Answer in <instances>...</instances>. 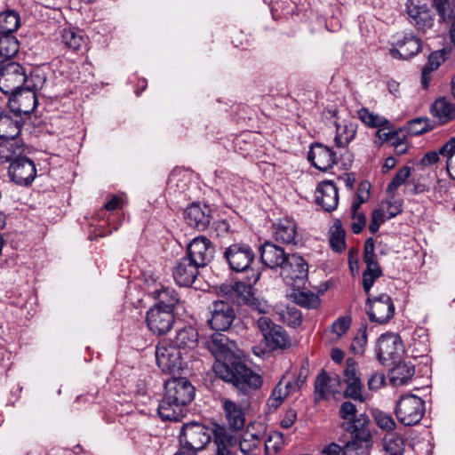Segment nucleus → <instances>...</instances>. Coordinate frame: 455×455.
I'll use <instances>...</instances> for the list:
<instances>
[{
    "label": "nucleus",
    "instance_id": "obj_42",
    "mask_svg": "<svg viewBox=\"0 0 455 455\" xmlns=\"http://www.w3.org/2000/svg\"><path fill=\"white\" fill-rule=\"evenodd\" d=\"M435 127V122L428 117H417L407 123V131L413 136L428 132L434 130Z\"/></svg>",
    "mask_w": 455,
    "mask_h": 455
},
{
    "label": "nucleus",
    "instance_id": "obj_48",
    "mask_svg": "<svg viewBox=\"0 0 455 455\" xmlns=\"http://www.w3.org/2000/svg\"><path fill=\"white\" fill-rule=\"evenodd\" d=\"M367 343L366 326L359 329L358 333L353 339L350 350L355 355H362Z\"/></svg>",
    "mask_w": 455,
    "mask_h": 455
},
{
    "label": "nucleus",
    "instance_id": "obj_17",
    "mask_svg": "<svg viewBox=\"0 0 455 455\" xmlns=\"http://www.w3.org/2000/svg\"><path fill=\"white\" fill-rule=\"evenodd\" d=\"M6 96H8V107L11 113L20 116L28 117L38 103L36 93L24 87L8 93Z\"/></svg>",
    "mask_w": 455,
    "mask_h": 455
},
{
    "label": "nucleus",
    "instance_id": "obj_8",
    "mask_svg": "<svg viewBox=\"0 0 455 455\" xmlns=\"http://www.w3.org/2000/svg\"><path fill=\"white\" fill-rule=\"evenodd\" d=\"M377 359L385 366H391L400 360L403 352L401 337L393 332L381 334L376 345Z\"/></svg>",
    "mask_w": 455,
    "mask_h": 455
},
{
    "label": "nucleus",
    "instance_id": "obj_50",
    "mask_svg": "<svg viewBox=\"0 0 455 455\" xmlns=\"http://www.w3.org/2000/svg\"><path fill=\"white\" fill-rule=\"evenodd\" d=\"M448 54L445 49L435 51L429 54L425 66L435 71L447 60Z\"/></svg>",
    "mask_w": 455,
    "mask_h": 455
},
{
    "label": "nucleus",
    "instance_id": "obj_61",
    "mask_svg": "<svg viewBox=\"0 0 455 455\" xmlns=\"http://www.w3.org/2000/svg\"><path fill=\"white\" fill-rule=\"evenodd\" d=\"M386 128L379 129L376 132V136L379 140V144L381 145L384 142L394 141L398 137V132H385Z\"/></svg>",
    "mask_w": 455,
    "mask_h": 455
},
{
    "label": "nucleus",
    "instance_id": "obj_20",
    "mask_svg": "<svg viewBox=\"0 0 455 455\" xmlns=\"http://www.w3.org/2000/svg\"><path fill=\"white\" fill-rule=\"evenodd\" d=\"M344 382L347 384V387L343 391L344 397L363 403L364 401V397L362 395L363 385L357 370V364L354 358L349 357L346 360Z\"/></svg>",
    "mask_w": 455,
    "mask_h": 455
},
{
    "label": "nucleus",
    "instance_id": "obj_57",
    "mask_svg": "<svg viewBox=\"0 0 455 455\" xmlns=\"http://www.w3.org/2000/svg\"><path fill=\"white\" fill-rule=\"evenodd\" d=\"M212 230L216 236L225 237L231 233L230 225L225 220L214 221L212 224Z\"/></svg>",
    "mask_w": 455,
    "mask_h": 455
},
{
    "label": "nucleus",
    "instance_id": "obj_62",
    "mask_svg": "<svg viewBox=\"0 0 455 455\" xmlns=\"http://www.w3.org/2000/svg\"><path fill=\"white\" fill-rule=\"evenodd\" d=\"M297 419V411L294 409H289L285 412L283 419L281 420V427L283 428H290Z\"/></svg>",
    "mask_w": 455,
    "mask_h": 455
},
{
    "label": "nucleus",
    "instance_id": "obj_3",
    "mask_svg": "<svg viewBox=\"0 0 455 455\" xmlns=\"http://www.w3.org/2000/svg\"><path fill=\"white\" fill-rule=\"evenodd\" d=\"M164 395L157 408L164 420L179 421L184 416V409L195 398V387L183 377H173L164 382Z\"/></svg>",
    "mask_w": 455,
    "mask_h": 455
},
{
    "label": "nucleus",
    "instance_id": "obj_11",
    "mask_svg": "<svg viewBox=\"0 0 455 455\" xmlns=\"http://www.w3.org/2000/svg\"><path fill=\"white\" fill-rule=\"evenodd\" d=\"M257 326L270 350L284 349L291 346V339L286 331L270 318L260 316L257 321Z\"/></svg>",
    "mask_w": 455,
    "mask_h": 455
},
{
    "label": "nucleus",
    "instance_id": "obj_13",
    "mask_svg": "<svg viewBox=\"0 0 455 455\" xmlns=\"http://www.w3.org/2000/svg\"><path fill=\"white\" fill-rule=\"evenodd\" d=\"M183 352L166 341H161L156 347L157 366L166 373H174L182 368Z\"/></svg>",
    "mask_w": 455,
    "mask_h": 455
},
{
    "label": "nucleus",
    "instance_id": "obj_44",
    "mask_svg": "<svg viewBox=\"0 0 455 455\" xmlns=\"http://www.w3.org/2000/svg\"><path fill=\"white\" fill-rule=\"evenodd\" d=\"M384 448L388 455H403L404 442L402 436L388 434L384 437Z\"/></svg>",
    "mask_w": 455,
    "mask_h": 455
},
{
    "label": "nucleus",
    "instance_id": "obj_35",
    "mask_svg": "<svg viewBox=\"0 0 455 455\" xmlns=\"http://www.w3.org/2000/svg\"><path fill=\"white\" fill-rule=\"evenodd\" d=\"M390 379L397 386L404 385L415 373L414 366L411 363L400 362L399 360L392 365Z\"/></svg>",
    "mask_w": 455,
    "mask_h": 455
},
{
    "label": "nucleus",
    "instance_id": "obj_24",
    "mask_svg": "<svg viewBox=\"0 0 455 455\" xmlns=\"http://www.w3.org/2000/svg\"><path fill=\"white\" fill-rule=\"evenodd\" d=\"M200 267L196 266L187 256L179 259L173 267L172 275L176 283L183 287H190L199 275Z\"/></svg>",
    "mask_w": 455,
    "mask_h": 455
},
{
    "label": "nucleus",
    "instance_id": "obj_47",
    "mask_svg": "<svg viewBox=\"0 0 455 455\" xmlns=\"http://www.w3.org/2000/svg\"><path fill=\"white\" fill-rule=\"evenodd\" d=\"M411 167L403 166L394 176L387 187V193H394L411 175Z\"/></svg>",
    "mask_w": 455,
    "mask_h": 455
},
{
    "label": "nucleus",
    "instance_id": "obj_19",
    "mask_svg": "<svg viewBox=\"0 0 455 455\" xmlns=\"http://www.w3.org/2000/svg\"><path fill=\"white\" fill-rule=\"evenodd\" d=\"M174 322V313L161 307L153 306L147 312V325L154 334L158 336L167 333L172 328Z\"/></svg>",
    "mask_w": 455,
    "mask_h": 455
},
{
    "label": "nucleus",
    "instance_id": "obj_23",
    "mask_svg": "<svg viewBox=\"0 0 455 455\" xmlns=\"http://www.w3.org/2000/svg\"><path fill=\"white\" fill-rule=\"evenodd\" d=\"M307 159L314 167L322 172H327L338 163L336 153L321 143H315L310 147Z\"/></svg>",
    "mask_w": 455,
    "mask_h": 455
},
{
    "label": "nucleus",
    "instance_id": "obj_56",
    "mask_svg": "<svg viewBox=\"0 0 455 455\" xmlns=\"http://www.w3.org/2000/svg\"><path fill=\"white\" fill-rule=\"evenodd\" d=\"M351 212L352 218L355 220L351 225V229L354 234H360L366 225V216L363 212H358V211L355 214L352 210Z\"/></svg>",
    "mask_w": 455,
    "mask_h": 455
},
{
    "label": "nucleus",
    "instance_id": "obj_5",
    "mask_svg": "<svg viewBox=\"0 0 455 455\" xmlns=\"http://www.w3.org/2000/svg\"><path fill=\"white\" fill-rule=\"evenodd\" d=\"M223 258L229 268L236 273L252 275L253 271H259L253 267L256 254L251 246L246 243H235L227 247Z\"/></svg>",
    "mask_w": 455,
    "mask_h": 455
},
{
    "label": "nucleus",
    "instance_id": "obj_39",
    "mask_svg": "<svg viewBox=\"0 0 455 455\" xmlns=\"http://www.w3.org/2000/svg\"><path fill=\"white\" fill-rule=\"evenodd\" d=\"M299 288H294L291 297L293 301L307 309H316L321 303V299L317 294L312 291H299Z\"/></svg>",
    "mask_w": 455,
    "mask_h": 455
},
{
    "label": "nucleus",
    "instance_id": "obj_46",
    "mask_svg": "<svg viewBox=\"0 0 455 455\" xmlns=\"http://www.w3.org/2000/svg\"><path fill=\"white\" fill-rule=\"evenodd\" d=\"M370 190L371 184L367 180H363L360 182L355 196L353 200L351 210L354 212V214L359 210L361 205L367 202L370 198Z\"/></svg>",
    "mask_w": 455,
    "mask_h": 455
},
{
    "label": "nucleus",
    "instance_id": "obj_43",
    "mask_svg": "<svg viewBox=\"0 0 455 455\" xmlns=\"http://www.w3.org/2000/svg\"><path fill=\"white\" fill-rule=\"evenodd\" d=\"M328 380H330V374L325 370H321L315 381V398L316 401L326 399L331 393Z\"/></svg>",
    "mask_w": 455,
    "mask_h": 455
},
{
    "label": "nucleus",
    "instance_id": "obj_33",
    "mask_svg": "<svg viewBox=\"0 0 455 455\" xmlns=\"http://www.w3.org/2000/svg\"><path fill=\"white\" fill-rule=\"evenodd\" d=\"M151 296L156 300L154 307H161V308L172 311L176 305L180 302V297L177 291L168 286L161 285L150 291Z\"/></svg>",
    "mask_w": 455,
    "mask_h": 455
},
{
    "label": "nucleus",
    "instance_id": "obj_12",
    "mask_svg": "<svg viewBox=\"0 0 455 455\" xmlns=\"http://www.w3.org/2000/svg\"><path fill=\"white\" fill-rule=\"evenodd\" d=\"M366 313L371 322L379 324L387 323L395 314V306L392 298L387 293L371 298L366 300Z\"/></svg>",
    "mask_w": 455,
    "mask_h": 455
},
{
    "label": "nucleus",
    "instance_id": "obj_18",
    "mask_svg": "<svg viewBox=\"0 0 455 455\" xmlns=\"http://www.w3.org/2000/svg\"><path fill=\"white\" fill-rule=\"evenodd\" d=\"M214 247L205 236L195 237L188 245L186 256L196 266L204 267L213 259Z\"/></svg>",
    "mask_w": 455,
    "mask_h": 455
},
{
    "label": "nucleus",
    "instance_id": "obj_30",
    "mask_svg": "<svg viewBox=\"0 0 455 455\" xmlns=\"http://www.w3.org/2000/svg\"><path fill=\"white\" fill-rule=\"evenodd\" d=\"M429 111L439 125H443L455 120V104L446 97L437 98L431 104Z\"/></svg>",
    "mask_w": 455,
    "mask_h": 455
},
{
    "label": "nucleus",
    "instance_id": "obj_38",
    "mask_svg": "<svg viewBox=\"0 0 455 455\" xmlns=\"http://www.w3.org/2000/svg\"><path fill=\"white\" fill-rule=\"evenodd\" d=\"M20 27V17L14 10L0 12V35L12 34Z\"/></svg>",
    "mask_w": 455,
    "mask_h": 455
},
{
    "label": "nucleus",
    "instance_id": "obj_2",
    "mask_svg": "<svg viewBox=\"0 0 455 455\" xmlns=\"http://www.w3.org/2000/svg\"><path fill=\"white\" fill-rule=\"evenodd\" d=\"M342 419L341 427L350 435V440L344 447L331 443L323 450L324 455H347L348 451L368 448L371 444L369 429L370 418L365 413H358L356 406L350 401L343 402L339 410Z\"/></svg>",
    "mask_w": 455,
    "mask_h": 455
},
{
    "label": "nucleus",
    "instance_id": "obj_60",
    "mask_svg": "<svg viewBox=\"0 0 455 455\" xmlns=\"http://www.w3.org/2000/svg\"><path fill=\"white\" fill-rule=\"evenodd\" d=\"M385 383V377L383 374L375 372L369 378L367 385L369 389L377 390Z\"/></svg>",
    "mask_w": 455,
    "mask_h": 455
},
{
    "label": "nucleus",
    "instance_id": "obj_16",
    "mask_svg": "<svg viewBox=\"0 0 455 455\" xmlns=\"http://www.w3.org/2000/svg\"><path fill=\"white\" fill-rule=\"evenodd\" d=\"M8 174L11 180L17 185L28 186L36 176L35 163L28 156L20 155L10 164Z\"/></svg>",
    "mask_w": 455,
    "mask_h": 455
},
{
    "label": "nucleus",
    "instance_id": "obj_45",
    "mask_svg": "<svg viewBox=\"0 0 455 455\" xmlns=\"http://www.w3.org/2000/svg\"><path fill=\"white\" fill-rule=\"evenodd\" d=\"M330 245L336 252H341L346 248L345 230L339 220L334 224V230L331 233Z\"/></svg>",
    "mask_w": 455,
    "mask_h": 455
},
{
    "label": "nucleus",
    "instance_id": "obj_21",
    "mask_svg": "<svg viewBox=\"0 0 455 455\" xmlns=\"http://www.w3.org/2000/svg\"><path fill=\"white\" fill-rule=\"evenodd\" d=\"M183 218L190 228L204 231L212 220V210L206 204L194 202L184 210Z\"/></svg>",
    "mask_w": 455,
    "mask_h": 455
},
{
    "label": "nucleus",
    "instance_id": "obj_4",
    "mask_svg": "<svg viewBox=\"0 0 455 455\" xmlns=\"http://www.w3.org/2000/svg\"><path fill=\"white\" fill-rule=\"evenodd\" d=\"M260 275V271H253L252 275H246V282H235L231 287L230 296L239 306H246L259 314H267L270 306L266 300L256 297L253 289Z\"/></svg>",
    "mask_w": 455,
    "mask_h": 455
},
{
    "label": "nucleus",
    "instance_id": "obj_31",
    "mask_svg": "<svg viewBox=\"0 0 455 455\" xmlns=\"http://www.w3.org/2000/svg\"><path fill=\"white\" fill-rule=\"evenodd\" d=\"M225 418L231 430L238 431L245 425V413L242 406L229 399L222 400Z\"/></svg>",
    "mask_w": 455,
    "mask_h": 455
},
{
    "label": "nucleus",
    "instance_id": "obj_49",
    "mask_svg": "<svg viewBox=\"0 0 455 455\" xmlns=\"http://www.w3.org/2000/svg\"><path fill=\"white\" fill-rule=\"evenodd\" d=\"M374 419L378 427L386 431H393L396 424L392 416L382 411H376L374 412Z\"/></svg>",
    "mask_w": 455,
    "mask_h": 455
},
{
    "label": "nucleus",
    "instance_id": "obj_1",
    "mask_svg": "<svg viewBox=\"0 0 455 455\" xmlns=\"http://www.w3.org/2000/svg\"><path fill=\"white\" fill-rule=\"evenodd\" d=\"M235 343L221 331H216L207 343L210 352L215 356L213 371L217 377L230 382L244 395L262 386V378L250 369L234 349Z\"/></svg>",
    "mask_w": 455,
    "mask_h": 455
},
{
    "label": "nucleus",
    "instance_id": "obj_53",
    "mask_svg": "<svg viewBox=\"0 0 455 455\" xmlns=\"http://www.w3.org/2000/svg\"><path fill=\"white\" fill-rule=\"evenodd\" d=\"M352 318L349 315L340 316L331 324V330L338 336L345 334L351 325Z\"/></svg>",
    "mask_w": 455,
    "mask_h": 455
},
{
    "label": "nucleus",
    "instance_id": "obj_7",
    "mask_svg": "<svg viewBox=\"0 0 455 455\" xmlns=\"http://www.w3.org/2000/svg\"><path fill=\"white\" fill-rule=\"evenodd\" d=\"M395 413L397 419L404 426H414L424 416L425 402L415 395H403L396 402Z\"/></svg>",
    "mask_w": 455,
    "mask_h": 455
},
{
    "label": "nucleus",
    "instance_id": "obj_6",
    "mask_svg": "<svg viewBox=\"0 0 455 455\" xmlns=\"http://www.w3.org/2000/svg\"><path fill=\"white\" fill-rule=\"evenodd\" d=\"M212 430L204 424L191 421L183 424L180 435V447L188 451H203L211 442Z\"/></svg>",
    "mask_w": 455,
    "mask_h": 455
},
{
    "label": "nucleus",
    "instance_id": "obj_37",
    "mask_svg": "<svg viewBox=\"0 0 455 455\" xmlns=\"http://www.w3.org/2000/svg\"><path fill=\"white\" fill-rule=\"evenodd\" d=\"M438 16L439 22L455 24V0H433Z\"/></svg>",
    "mask_w": 455,
    "mask_h": 455
},
{
    "label": "nucleus",
    "instance_id": "obj_22",
    "mask_svg": "<svg viewBox=\"0 0 455 455\" xmlns=\"http://www.w3.org/2000/svg\"><path fill=\"white\" fill-rule=\"evenodd\" d=\"M315 201L324 212H333L339 204V191L335 183L331 180L320 182L315 192Z\"/></svg>",
    "mask_w": 455,
    "mask_h": 455
},
{
    "label": "nucleus",
    "instance_id": "obj_26",
    "mask_svg": "<svg viewBox=\"0 0 455 455\" xmlns=\"http://www.w3.org/2000/svg\"><path fill=\"white\" fill-rule=\"evenodd\" d=\"M262 264L271 269L281 268L290 255L281 246L267 241L259 249Z\"/></svg>",
    "mask_w": 455,
    "mask_h": 455
},
{
    "label": "nucleus",
    "instance_id": "obj_54",
    "mask_svg": "<svg viewBox=\"0 0 455 455\" xmlns=\"http://www.w3.org/2000/svg\"><path fill=\"white\" fill-rule=\"evenodd\" d=\"M382 271L372 272L370 270H363V288L367 295H370V291L373 286L375 281L382 276Z\"/></svg>",
    "mask_w": 455,
    "mask_h": 455
},
{
    "label": "nucleus",
    "instance_id": "obj_36",
    "mask_svg": "<svg viewBox=\"0 0 455 455\" xmlns=\"http://www.w3.org/2000/svg\"><path fill=\"white\" fill-rule=\"evenodd\" d=\"M60 42L67 48L76 52L84 43V33L76 28H65L60 32Z\"/></svg>",
    "mask_w": 455,
    "mask_h": 455
},
{
    "label": "nucleus",
    "instance_id": "obj_63",
    "mask_svg": "<svg viewBox=\"0 0 455 455\" xmlns=\"http://www.w3.org/2000/svg\"><path fill=\"white\" fill-rule=\"evenodd\" d=\"M387 212L388 214L387 219L389 220V219L395 218V216H397L399 213H401L403 212V204L401 202L388 201V202H387Z\"/></svg>",
    "mask_w": 455,
    "mask_h": 455
},
{
    "label": "nucleus",
    "instance_id": "obj_9",
    "mask_svg": "<svg viewBox=\"0 0 455 455\" xmlns=\"http://www.w3.org/2000/svg\"><path fill=\"white\" fill-rule=\"evenodd\" d=\"M280 275L287 285L300 288L308 275V265L302 256L291 253L280 268Z\"/></svg>",
    "mask_w": 455,
    "mask_h": 455
},
{
    "label": "nucleus",
    "instance_id": "obj_14",
    "mask_svg": "<svg viewBox=\"0 0 455 455\" xmlns=\"http://www.w3.org/2000/svg\"><path fill=\"white\" fill-rule=\"evenodd\" d=\"M211 318L208 323L212 330L218 331H228L236 317L233 306L225 300L213 301L209 306Z\"/></svg>",
    "mask_w": 455,
    "mask_h": 455
},
{
    "label": "nucleus",
    "instance_id": "obj_28",
    "mask_svg": "<svg viewBox=\"0 0 455 455\" xmlns=\"http://www.w3.org/2000/svg\"><path fill=\"white\" fill-rule=\"evenodd\" d=\"M273 235L275 241L281 243L297 245L300 242L297 224L290 219H283L274 224Z\"/></svg>",
    "mask_w": 455,
    "mask_h": 455
},
{
    "label": "nucleus",
    "instance_id": "obj_59",
    "mask_svg": "<svg viewBox=\"0 0 455 455\" xmlns=\"http://www.w3.org/2000/svg\"><path fill=\"white\" fill-rule=\"evenodd\" d=\"M13 143L10 145H0V160L4 162L12 161L20 154H16V151L13 149Z\"/></svg>",
    "mask_w": 455,
    "mask_h": 455
},
{
    "label": "nucleus",
    "instance_id": "obj_34",
    "mask_svg": "<svg viewBox=\"0 0 455 455\" xmlns=\"http://www.w3.org/2000/svg\"><path fill=\"white\" fill-rule=\"evenodd\" d=\"M336 135L334 138L335 144L338 148L347 147L355 137L357 132V124L355 122H346L335 124Z\"/></svg>",
    "mask_w": 455,
    "mask_h": 455
},
{
    "label": "nucleus",
    "instance_id": "obj_41",
    "mask_svg": "<svg viewBox=\"0 0 455 455\" xmlns=\"http://www.w3.org/2000/svg\"><path fill=\"white\" fill-rule=\"evenodd\" d=\"M358 118L367 126L371 128H388L389 121L379 115L371 112L367 108H362L357 111Z\"/></svg>",
    "mask_w": 455,
    "mask_h": 455
},
{
    "label": "nucleus",
    "instance_id": "obj_40",
    "mask_svg": "<svg viewBox=\"0 0 455 455\" xmlns=\"http://www.w3.org/2000/svg\"><path fill=\"white\" fill-rule=\"evenodd\" d=\"M20 49V43L12 34L0 35V56L4 60L14 57Z\"/></svg>",
    "mask_w": 455,
    "mask_h": 455
},
{
    "label": "nucleus",
    "instance_id": "obj_27",
    "mask_svg": "<svg viewBox=\"0 0 455 455\" xmlns=\"http://www.w3.org/2000/svg\"><path fill=\"white\" fill-rule=\"evenodd\" d=\"M24 119L12 113H0V140H14L20 134Z\"/></svg>",
    "mask_w": 455,
    "mask_h": 455
},
{
    "label": "nucleus",
    "instance_id": "obj_64",
    "mask_svg": "<svg viewBox=\"0 0 455 455\" xmlns=\"http://www.w3.org/2000/svg\"><path fill=\"white\" fill-rule=\"evenodd\" d=\"M434 70L429 69L428 67L424 66L421 71L420 83L421 86L424 90H428L430 85V81L432 77V73Z\"/></svg>",
    "mask_w": 455,
    "mask_h": 455
},
{
    "label": "nucleus",
    "instance_id": "obj_51",
    "mask_svg": "<svg viewBox=\"0 0 455 455\" xmlns=\"http://www.w3.org/2000/svg\"><path fill=\"white\" fill-rule=\"evenodd\" d=\"M45 81V77L38 73H30L29 76L27 74L26 82L24 83L23 87L36 93L37 90L43 88Z\"/></svg>",
    "mask_w": 455,
    "mask_h": 455
},
{
    "label": "nucleus",
    "instance_id": "obj_52",
    "mask_svg": "<svg viewBox=\"0 0 455 455\" xmlns=\"http://www.w3.org/2000/svg\"><path fill=\"white\" fill-rule=\"evenodd\" d=\"M439 156L446 158V168L455 158V137H451L437 151Z\"/></svg>",
    "mask_w": 455,
    "mask_h": 455
},
{
    "label": "nucleus",
    "instance_id": "obj_25",
    "mask_svg": "<svg viewBox=\"0 0 455 455\" xmlns=\"http://www.w3.org/2000/svg\"><path fill=\"white\" fill-rule=\"evenodd\" d=\"M214 455H236L238 439L225 427L216 425L212 429Z\"/></svg>",
    "mask_w": 455,
    "mask_h": 455
},
{
    "label": "nucleus",
    "instance_id": "obj_55",
    "mask_svg": "<svg viewBox=\"0 0 455 455\" xmlns=\"http://www.w3.org/2000/svg\"><path fill=\"white\" fill-rule=\"evenodd\" d=\"M387 219L385 217V212L383 209H376L371 213V220L369 226V230L371 234H376L382 223Z\"/></svg>",
    "mask_w": 455,
    "mask_h": 455
},
{
    "label": "nucleus",
    "instance_id": "obj_10",
    "mask_svg": "<svg viewBox=\"0 0 455 455\" xmlns=\"http://www.w3.org/2000/svg\"><path fill=\"white\" fill-rule=\"evenodd\" d=\"M26 77L27 71L21 64L6 60L0 68V91L6 95L21 89Z\"/></svg>",
    "mask_w": 455,
    "mask_h": 455
},
{
    "label": "nucleus",
    "instance_id": "obj_15",
    "mask_svg": "<svg viewBox=\"0 0 455 455\" xmlns=\"http://www.w3.org/2000/svg\"><path fill=\"white\" fill-rule=\"evenodd\" d=\"M411 23L417 30L427 32L434 26V13L427 0H409L406 4Z\"/></svg>",
    "mask_w": 455,
    "mask_h": 455
},
{
    "label": "nucleus",
    "instance_id": "obj_29",
    "mask_svg": "<svg viewBox=\"0 0 455 455\" xmlns=\"http://www.w3.org/2000/svg\"><path fill=\"white\" fill-rule=\"evenodd\" d=\"M395 48L390 50V54L395 59L409 60L422 50V42L415 36H405L402 40H398Z\"/></svg>",
    "mask_w": 455,
    "mask_h": 455
},
{
    "label": "nucleus",
    "instance_id": "obj_58",
    "mask_svg": "<svg viewBox=\"0 0 455 455\" xmlns=\"http://www.w3.org/2000/svg\"><path fill=\"white\" fill-rule=\"evenodd\" d=\"M439 160L440 156L437 151H429L421 157V159L418 163V165L424 169L426 167H429L433 164H437Z\"/></svg>",
    "mask_w": 455,
    "mask_h": 455
},
{
    "label": "nucleus",
    "instance_id": "obj_32",
    "mask_svg": "<svg viewBox=\"0 0 455 455\" xmlns=\"http://www.w3.org/2000/svg\"><path fill=\"white\" fill-rule=\"evenodd\" d=\"M198 331L193 326H184L176 331L174 339L170 342L173 347H177L187 354L188 350L194 349L198 343Z\"/></svg>",
    "mask_w": 455,
    "mask_h": 455
}]
</instances>
